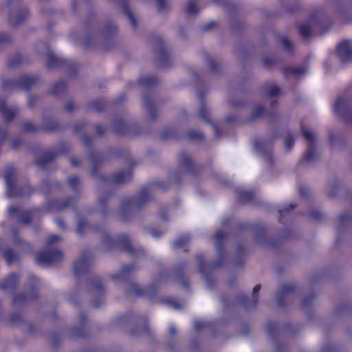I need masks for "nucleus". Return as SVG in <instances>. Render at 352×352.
Here are the masks:
<instances>
[{"instance_id":"f257e3e1","label":"nucleus","mask_w":352,"mask_h":352,"mask_svg":"<svg viewBox=\"0 0 352 352\" xmlns=\"http://www.w3.org/2000/svg\"><path fill=\"white\" fill-rule=\"evenodd\" d=\"M60 238L56 234L50 235L45 243V250L36 254V260L41 265H50L60 261L63 253L54 248V244L58 241Z\"/></svg>"},{"instance_id":"f03ea898","label":"nucleus","mask_w":352,"mask_h":352,"mask_svg":"<svg viewBox=\"0 0 352 352\" xmlns=\"http://www.w3.org/2000/svg\"><path fill=\"white\" fill-rule=\"evenodd\" d=\"M16 171L14 168H8L5 170L4 179L7 187V195L8 197H15L23 195L22 192H19L15 186Z\"/></svg>"},{"instance_id":"7ed1b4c3","label":"nucleus","mask_w":352,"mask_h":352,"mask_svg":"<svg viewBox=\"0 0 352 352\" xmlns=\"http://www.w3.org/2000/svg\"><path fill=\"white\" fill-rule=\"evenodd\" d=\"M337 54L342 62L349 63L352 61V40H346L341 42L337 47Z\"/></svg>"},{"instance_id":"20e7f679","label":"nucleus","mask_w":352,"mask_h":352,"mask_svg":"<svg viewBox=\"0 0 352 352\" xmlns=\"http://www.w3.org/2000/svg\"><path fill=\"white\" fill-rule=\"evenodd\" d=\"M302 132L307 141L310 144V148L306 151L304 155V160L307 162H312L315 159L316 153L311 148V144L314 143L315 140L314 133L309 129L302 126Z\"/></svg>"},{"instance_id":"39448f33","label":"nucleus","mask_w":352,"mask_h":352,"mask_svg":"<svg viewBox=\"0 0 352 352\" xmlns=\"http://www.w3.org/2000/svg\"><path fill=\"white\" fill-rule=\"evenodd\" d=\"M8 215L14 219H16L19 222L27 224L30 221L31 214L28 211L22 210L21 208L15 206H10L8 210Z\"/></svg>"},{"instance_id":"423d86ee","label":"nucleus","mask_w":352,"mask_h":352,"mask_svg":"<svg viewBox=\"0 0 352 352\" xmlns=\"http://www.w3.org/2000/svg\"><path fill=\"white\" fill-rule=\"evenodd\" d=\"M90 261V257L88 256H83L82 258L76 261L74 265V273L78 275L86 272L89 267Z\"/></svg>"},{"instance_id":"0eeeda50","label":"nucleus","mask_w":352,"mask_h":352,"mask_svg":"<svg viewBox=\"0 0 352 352\" xmlns=\"http://www.w3.org/2000/svg\"><path fill=\"white\" fill-rule=\"evenodd\" d=\"M254 148L257 153L268 157L271 152V143L266 140H258L254 142Z\"/></svg>"},{"instance_id":"6e6552de","label":"nucleus","mask_w":352,"mask_h":352,"mask_svg":"<svg viewBox=\"0 0 352 352\" xmlns=\"http://www.w3.org/2000/svg\"><path fill=\"white\" fill-rule=\"evenodd\" d=\"M347 101L345 98L339 97L335 101L333 105L334 113L340 116H344L347 109Z\"/></svg>"},{"instance_id":"1a4fd4ad","label":"nucleus","mask_w":352,"mask_h":352,"mask_svg":"<svg viewBox=\"0 0 352 352\" xmlns=\"http://www.w3.org/2000/svg\"><path fill=\"white\" fill-rule=\"evenodd\" d=\"M16 112L15 109L7 107L4 101L0 100V113L6 121L12 120Z\"/></svg>"},{"instance_id":"9d476101","label":"nucleus","mask_w":352,"mask_h":352,"mask_svg":"<svg viewBox=\"0 0 352 352\" xmlns=\"http://www.w3.org/2000/svg\"><path fill=\"white\" fill-rule=\"evenodd\" d=\"M18 280V277L14 274L8 276L1 283V288L8 289L13 288Z\"/></svg>"},{"instance_id":"9b49d317","label":"nucleus","mask_w":352,"mask_h":352,"mask_svg":"<svg viewBox=\"0 0 352 352\" xmlns=\"http://www.w3.org/2000/svg\"><path fill=\"white\" fill-rule=\"evenodd\" d=\"M132 268L131 265L124 266L119 272L112 276V279L116 281H124L127 278V274L132 270Z\"/></svg>"},{"instance_id":"f8f14e48","label":"nucleus","mask_w":352,"mask_h":352,"mask_svg":"<svg viewBox=\"0 0 352 352\" xmlns=\"http://www.w3.org/2000/svg\"><path fill=\"white\" fill-rule=\"evenodd\" d=\"M131 178V173L129 170L120 171L115 174L113 182L117 184H122L129 181Z\"/></svg>"},{"instance_id":"ddd939ff","label":"nucleus","mask_w":352,"mask_h":352,"mask_svg":"<svg viewBox=\"0 0 352 352\" xmlns=\"http://www.w3.org/2000/svg\"><path fill=\"white\" fill-rule=\"evenodd\" d=\"M117 245L120 248H123L124 250L131 254H134V249L131 245L129 237L126 235L122 236L120 240L117 242Z\"/></svg>"},{"instance_id":"4468645a","label":"nucleus","mask_w":352,"mask_h":352,"mask_svg":"<svg viewBox=\"0 0 352 352\" xmlns=\"http://www.w3.org/2000/svg\"><path fill=\"white\" fill-rule=\"evenodd\" d=\"M308 70L309 69L307 66H298L288 68L287 72L295 76H302L306 74Z\"/></svg>"},{"instance_id":"2eb2a0df","label":"nucleus","mask_w":352,"mask_h":352,"mask_svg":"<svg viewBox=\"0 0 352 352\" xmlns=\"http://www.w3.org/2000/svg\"><path fill=\"white\" fill-rule=\"evenodd\" d=\"M130 292L137 296H149L150 294L146 289L134 283L130 284Z\"/></svg>"},{"instance_id":"dca6fc26","label":"nucleus","mask_w":352,"mask_h":352,"mask_svg":"<svg viewBox=\"0 0 352 352\" xmlns=\"http://www.w3.org/2000/svg\"><path fill=\"white\" fill-rule=\"evenodd\" d=\"M313 25L314 24L312 21H309L302 24L300 26V32L301 35L305 38H308L311 34Z\"/></svg>"},{"instance_id":"f3484780","label":"nucleus","mask_w":352,"mask_h":352,"mask_svg":"<svg viewBox=\"0 0 352 352\" xmlns=\"http://www.w3.org/2000/svg\"><path fill=\"white\" fill-rule=\"evenodd\" d=\"M190 241V237L188 235H183L178 239H177L174 243L173 246L177 249H184Z\"/></svg>"},{"instance_id":"a211bd4d","label":"nucleus","mask_w":352,"mask_h":352,"mask_svg":"<svg viewBox=\"0 0 352 352\" xmlns=\"http://www.w3.org/2000/svg\"><path fill=\"white\" fill-rule=\"evenodd\" d=\"M149 198V192L147 189H143L139 195V197L138 199H133L132 201L131 204L135 205H141L142 203L145 202Z\"/></svg>"},{"instance_id":"6ab92c4d","label":"nucleus","mask_w":352,"mask_h":352,"mask_svg":"<svg viewBox=\"0 0 352 352\" xmlns=\"http://www.w3.org/2000/svg\"><path fill=\"white\" fill-rule=\"evenodd\" d=\"M198 11V8L196 3L193 0H190L187 2L186 6V13L188 15H195Z\"/></svg>"},{"instance_id":"aec40b11","label":"nucleus","mask_w":352,"mask_h":352,"mask_svg":"<svg viewBox=\"0 0 352 352\" xmlns=\"http://www.w3.org/2000/svg\"><path fill=\"white\" fill-rule=\"evenodd\" d=\"M3 257L8 263H12L16 260V255L10 249L3 250Z\"/></svg>"},{"instance_id":"412c9836","label":"nucleus","mask_w":352,"mask_h":352,"mask_svg":"<svg viewBox=\"0 0 352 352\" xmlns=\"http://www.w3.org/2000/svg\"><path fill=\"white\" fill-rule=\"evenodd\" d=\"M252 193L250 191L245 190L239 192V201L243 204L249 202L252 199Z\"/></svg>"},{"instance_id":"4be33fe9","label":"nucleus","mask_w":352,"mask_h":352,"mask_svg":"<svg viewBox=\"0 0 352 352\" xmlns=\"http://www.w3.org/2000/svg\"><path fill=\"white\" fill-rule=\"evenodd\" d=\"M224 237H225V234L222 230L217 231L214 236V238L216 241L217 248L218 251H220L221 243H222V241H223V239H224Z\"/></svg>"},{"instance_id":"5701e85b","label":"nucleus","mask_w":352,"mask_h":352,"mask_svg":"<svg viewBox=\"0 0 352 352\" xmlns=\"http://www.w3.org/2000/svg\"><path fill=\"white\" fill-rule=\"evenodd\" d=\"M280 93L279 88L274 85H270L266 89V94L270 97H274L276 96H278Z\"/></svg>"},{"instance_id":"b1692460","label":"nucleus","mask_w":352,"mask_h":352,"mask_svg":"<svg viewBox=\"0 0 352 352\" xmlns=\"http://www.w3.org/2000/svg\"><path fill=\"white\" fill-rule=\"evenodd\" d=\"M294 208V206L289 204H286L283 206L280 209H279V212L281 217L285 216L289 211L292 210Z\"/></svg>"},{"instance_id":"393cba45","label":"nucleus","mask_w":352,"mask_h":352,"mask_svg":"<svg viewBox=\"0 0 352 352\" xmlns=\"http://www.w3.org/2000/svg\"><path fill=\"white\" fill-rule=\"evenodd\" d=\"M58 58L56 57H55L54 56H52V55H50L49 56V59H48V66L50 67H56L58 65Z\"/></svg>"},{"instance_id":"a878e982","label":"nucleus","mask_w":352,"mask_h":352,"mask_svg":"<svg viewBox=\"0 0 352 352\" xmlns=\"http://www.w3.org/2000/svg\"><path fill=\"white\" fill-rule=\"evenodd\" d=\"M206 326V323L201 320H196L194 322V324H193L194 329L197 331L205 328Z\"/></svg>"},{"instance_id":"bb28decb","label":"nucleus","mask_w":352,"mask_h":352,"mask_svg":"<svg viewBox=\"0 0 352 352\" xmlns=\"http://www.w3.org/2000/svg\"><path fill=\"white\" fill-rule=\"evenodd\" d=\"M264 111V109L262 106L259 105L257 106L253 113V118H256L263 115V113Z\"/></svg>"},{"instance_id":"cd10ccee","label":"nucleus","mask_w":352,"mask_h":352,"mask_svg":"<svg viewBox=\"0 0 352 352\" xmlns=\"http://www.w3.org/2000/svg\"><path fill=\"white\" fill-rule=\"evenodd\" d=\"M125 14L131 21V25L135 26L136 25L135 17L133 13L128 8L125 9Z\"/></svg>"},{"instance_id":"c85d7f7f","label":"nucleus","mask_w":352,"mask_h":352,"mask_svg":"<svg viewBox=\"0 0 352 352\" xmlns=\"http://www.w3.org/2000/svg\"><path fill=\"white\" fill-rule=\"evenodd\" d=\"M294 139L292 135H289L285 140V144L287 149H289L294 145Z\"/></svg>"},{"instance_id":"c756f323","label":"nucleus","mask_w":352,"mask_h":352,"mask_svg":"<svg viewBox=\"0 0 352 352\" xmlns=\"http://www.w3.org/2000/svg\"><path fill=\"white\" fill-rule=\"evenodd\" d=\"M280 43L287 50H289L292 46L289 41L285 37L281 38Z\"/></svg>"},{"instance_id":"7c9ffc66","label":"nucleus","mask_w":352,"mask_h":352,"mask_svg":"<svg viewBox=\"0 0 352 352\" xmlns=\"http://www.w3.org/2000/svg\"><path fill=\"white\" fill-rule=\"evenodd\" d=\"M261 289V285H256L254 288H253V291H252V298H254V300H256V295L258 294V292L260 291Z\"/></svg>"},{"instance_id":"2f4dec72","label":"nucleus","mask_w":352,"mask_h":352,"mask_svg":"<svg viewBox=\"0 0 352 352\" xmlns=\"http://www.w3.org/2000/svg\"><path fill=\"white\" fill-rule=\"evenodd\" d=\"M157 4L158 10L162 11L165 8V3L164 0H155Z\"/></svg>"},{"instance_id":"473e14b6","label":"nucleus","mask_w":352,"mask_h":352,"mask_svg":"<svg viewBox=\"0 0 352 352\" xmlns=\"http://www.w3.org/2000/svg\"><path fill=\"white\" fill-rule=\"evenodd\" d=\"M190 137L191 139H201L202 134L199 132H192L190 133Z\"/></svg>"},{"instance_id":"72a5a7b5","label":"nucleus","mask_w":352,"mask_h":352,"mask_svg":"<svg viewBox=\"0 0 352 352\" xmlns=\"http://www.w3.org/2000/svg\"><path fill=\"white\" fill-rule=\"evenodd\" d=\"M159 57H160V58H162V60H163L164 59V60H166V59L168 58L167 53H166V52L164 49H162V50L160 51V54H159Z\"/></svg>"},{"instance_id":"f704fd0d","label":"nucleus","mask_w":352,"mask_h":352,"mask_svg":"<svg viewBox=\"0 0 352 352\" xmlns=\"http://www.w3.org/2000/svg\"><path fill=\"white\" fill-rule=\"evenodd\" d=\"M197 260H198L199 265V270L202 272L203 270H204V263L203 262L202 256H199L197 257Z\"/></svg>"},{"instance_id":"c9c22d12","label":"nucleus","mask_w":352,"mask_h":352,"mask_svg":"<svg viewBox=\"0 0 352 352\" xmlns=\"http://www.w3.org/2000/svg\"><path fill=\"white\" fill-rule=\"evenodd\" d=\"M69 182L72 187H75L76 184L78 183V178L76 177H73L69 179Z\"/></svg>"},{"instance_id":"e433bc0d","label":"nucleus","mask_w":352,"mask_h":352,"mask_svg":"<svg viewBox=\"0 0 352 352\" xmlns=\"http://www.w3.org/2000/svg\"><path fill=\"white\" fill-rule=\"evenodd\" d=\"M167 303L168 305H170V306H172L175 309L179 308L178 303L175 300H170L168 301Z\"/></svg>"},{"instance_id":"4c0bfd02","label":"nucleus","mask_w":352,"mask_h":352,"mask_svg":"<svg viewBox=\"0 0 352 352\" xmlns=\"http://www.w3.org/2000/svg\"><path fill=\"white\" fill-rule=\"evenodd\" d=\"M200 116L204 119H206V108L202 107L199 111Z\"/></svg>"},{"instance_id":"58836bf2","label":"nucleus","mask_w":352,"mask_h":352,"mask_svg":"<svg viewBox=\"0 0 352 352\" xmlns=\"http://www.w3.org/2000/svg\"><path fill=\"white\" fill-rule=\"evenodd\" d=\"M6 136V132L0 128V142H2Z\"/></svg>"},{"instance_id":"ea45409f","label":"nucleus","mask_w":352,"mask_h":352,"mask_svg":"<svg viewBox=\"0 0 352 352\" xmlns=\"http://www.w3.org/2000/svg\"><path fill=\"white\" fill-rule=\"evenodd\" d=\"M24 129L30 131L34 129V127L30 123H27L24 125Z\"/></svg>"},{"instance_id":"a19ab883","label":"nucleus","mask_w":352,"mask_h":352,"mask_svg":"<svg viewBox=\"0 0 352 352\" xmlns=\"http://www.w3.org/2000/svg\"><path fill=\"white\" fill-rule=\"evenodd\" d=\"M23 19H17L16 21H14L12 17H10V23L13 24V25H16L18 23H19L21 21H22Z\"/></svg>"},{"instance_id":"79ce46f5","label":"nucleus","mask_w":352,"mask_h":352,"mask_svg":"<svg viewBox=\"0 0 352 352\" xmlns=\"http://www.w3.org/2000/svg\"><path fill=\"white\" fill-rule=\"evenodd\" d=\"M169 331H170L171 334H175L176 333V329L173 326H170L169 327Z\"/></svg>"},{"instance_id":"37998d69","label":"nucleus","mask_w":352,"mask_h":352,"mask_svg":"<svg viewBox=\"0 0 352 352\" xmlns=\"http://www.w3.org/2000/svg\"><path fill=\"white\" fill-rule=\"evenodd\" d=\"M57 224L59 227H63L64 226V223L63 221L61 220H58L57 221Z\"/></svg>"},{"instance_id":"c03bdc74","label":"nucleus","mask_w":352,"mask_h":352,"mask_svg":"<svg viewBox=\"0 0 352 352\" xmlns=\"http://www.w3.org/2000/svg\"><path fill=\"white\" fill-rule=\"evenodd\" d=\"M13 239L14 241V243H16V241L19 240V239L16 236V234L15 232L12 233Z\"/></svg>"},{"instance_id":"a18cd8bd","label":"nucleus","mask_w":352,"mask_h":352,"mask_svg":"<svg viewBox=\"0 0 352 352\" xmlns=\"http://www.w3.org/2000/svg\"><path fill=\"white\" fill-rule=\"evenodd\" d=\"M56 88H57V89H59V88L63 89V84L56 85H54V89H56Z\"/></svg>"},{"instance_id":"49530a36","label":"nucleus","mask_w":352,"mask_h":352,"mask_svg":"<svg viewBox=\"0 0 352 352\" xmlns=\"http://www.w3.org/2000/svg\"><path fill=\"white\" fill-rule=\"evenodd\" d=\"M78 232H82V226H81V223L80 222H79V223H78Z\"/></svg>"},{"instance_id":"de8ad7c7","label":"nucleus","mask_w":352,"mask_h":352,"mask_svg":"<svg viewBox=\"0 0 352 352\" xmlns=\"http://www.w3.org/2000/svg\"><path fill=\"white\" fill-rule=\"evenodd\" d=\"M184 160L186 161V162H188L190 160V159L187 156H185Z\"/></svg>"},{"instance_id":"09e8293b","label":"nucleus","mask_w":352,"mask_h":352,"mask_svg":"<svg viewBox=\"0 0 352 352\" xmlns=\"http://www.w3.org/2000/svg\"><path fill=\"white\" fill-rule=\"evenodd\" d=\"M67 110H68V111H71V110L72 109V106H71V105H69V104H68V105L67 106Z\"/></svg>"},{"instance_id":"8fccbe9b","label":"nucleus","mask_w":352,"mask_h":352,"mask_svg":"<svg viewBox=\"0 0 352 352\" xmlns=\"http://www.w3.org/2000/svg\"><path fill=\"white\" fill-rule=\"evenodd\" d=\"M114 31H115L114 28H112L109 30V33H111H111L114 32Z\"/></svg>"},{"instance_id":"3c124183","label":"nucleus","mask_w":352,"mask_h":352,"mask_svg":"<svg viewBox=\"0 0 352 352\" xmlns=\"http://www.w3.org/2000/svg\"><path fill=\"white\" fill-rule=\"evenodd\" d=\"M17 302H18V298H17L16 297H15V298H14V304H16Z\"/></svg>"},{"instance_id":"603ef678","label":"nucleus","mask_w":352,"mask_h":352,"mask_svg":"<svg viewBox=\"0 0 352 352\" xmlns=\"http://www.w3.org/2000/svg\"><path fill=\"white\" fill-rule=\"evenodd\" d=\"M214 128L215 129L216 133H217V134L218 135V133H219V129H218V128H217L216 126H214Z\"/></svg>"},{"instance_id":"864d4df0","label":"nucleus","mask_w":352,"mask_h":352,"mask_svg":"<svg viewBox=\"0 0 352 352\" xmlns=\"http://www.w3.org/2000/svg\"><path fill=\"white\" fill-rule=\"evenodd\" d=\"M18 144H19V142L18 143H14L13 147H14V148L16 147Z\"/></svg>"},{"instance_id":"5fc2aeb1","label":"nucleus","mask_w":352,"mask_h":352,"mask_svg":"<svg viewBox=\"0 0 352 352\" xmlns=\"http://www.w3.org/2000/svg\"><path fill=\"white\" fill-rule=\"evenodd\" d=\"M96 287L98 289H100V286L99 285H96Z\"/></svg>"},{"instance_id":"6e6d98bb","label":"nucleus","mask_w":352,"mask_h":352,"mask_svg":"<svg viewBox=\"0 0 352 352\" xmlns=\"http://www.w3.org/2000/svg\"><path fill=\"white\" fill-rule=\"evenodd\" d=\"M340 221H341L342 222H344V219H342V217H341Z\"/></svg>"},{"instance_id":"4d7b16f0","label":"nucleus","mask_w":352,"mask_h":352,"mask_svg":"<svg viewBox=\"0 0 352 352\" xmlns=\"http://www.w3.org/2000/svg\"><path fill=\"white\" fill-rule=\"evenodd\" d=\"M73 165H76L75 162L74 161L72 162Z\"/></svg>"},{"instance_id":"13d9d810","label":"nucleus","mask_w":352,"mask_h":352,"mask_svg":"<svg viewBox=\"0 0 352 352\" xmlns=\"http://www.w3.org/2000/svg\"><path fill=\"white\" fill-rule=\"evenodd\" d=\"M0 41H1V42L4 41L1 38Z\"/></svg>"}]
</instances>
